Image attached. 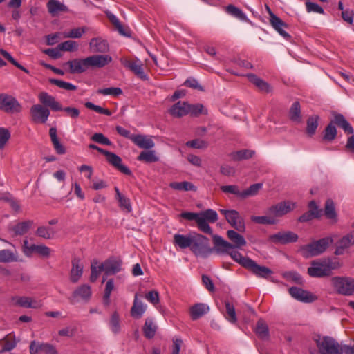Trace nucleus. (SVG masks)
Segmentation results:
<instances>
[{
  "label": "nucleus",
  "instance_id": "9d476101",
  "mask_svg": "<svg viewBox=\"0 0 354 354\" xmlns=\"http://www.w3.org/2000/svg\"><path fill=\"white\" fill-rule=\"evenodd\" d=\"M122 261L119 257H111L102 263V268L104 269L106 276L113 275L122 270Z\"/></svg>",
  "mask_w": 354,
  "mask_h": 354
},
{
  "label": "nucleus",
  "instance_id": "2eb2a0df",
  "mask_svg": "<svg viewBox=\"0 0 354 354\" xmlns=\"http://www.w3.org/2000/svg\"><path fill=\"white\" fill-rule=\"evenodd\" d=\"M296 205L295 203L288 201H283L271 206L268 209V212L274 216L280 217L291 212Z\"/></svg>",
  "mask_w": 354,
  "mask_h": 354
},
{
  "label": "nucleus",
  "instance_id": "e433bc0d",
  "mask_svg": "<svg viewBox=\"0 0 354 354\" xmlns=\"http://www.w3.org/2000/svg\"><path fill=\"white\" fill-rule=\"evenodd\" d=\"M319 120L318 115H312L307 119L306 132L309 137L315 134L319 125Z\"/></svg>",
  "mask_w": 354,
  "mask_h": 354
},
{
  "label": "nucleus",
  "instance_id": "72a5a7b5",
  "mask_svg": "<svg viewBox=\"0 0 354 354\" xmlns=\"http://www.w3.org/2000/svg\"><path fill=\"white\" fill-rule=\"evenodd\" d=\"M227 238L233 243L234 248H241L246 245L244 237L236 231L230 230L227 232Z\"/></svg>",
  "mask_w": 354,
  "mask_h": 354
},
{
  "label": "nucleus",
  "instance_id": "6ab92c4d",
  "mask_svg": "<svg viewBox=\"0 0 354 354\" xmlns=\"http://www.w3.org/2000/svg\"><path fill=\"white\" fill-rule=\"evenodd\" d=\"M38 99L45 107H49L53 111H59L62 109V106L55 98L46 92H41L38 95Z\"/></svg>",
  "mask_w": 354,
  "mask_h": 354
},
{
  "label": "nucleus",
  "instance_id": "6e6d98bb",
  "mask_svg": "<svg viewBox=\"0 0 354 354\" xmlns=\"http://www.w3.org/2000/svg\"><path fill=\"white\" fill-rule=\"evenodd\" d=\"M250 219L255 223L263 225H274L276 223L274 218L266 216H252Z\"/></svg>",
  "mask_w": 354,
  "mask_h": 354
},
{
  "label": "nucleus",
  "instance_id": "0eeeda50",
  "mask_svg": "<svg viewBox=\"0 0 354 354\" xmlns=\"http://www.w3.org/2000/svg\"><path fill=\"white\" fill-rule=\"evenodd\" d=\"M332 285L340 295L350 296L354 294V279L349 277H334Z\"/></svg>",
  "mask_w": 354,
  "mask_h": 354
},
{
  "label": "nucleus",
  "instance_id": "e2e57ef3",
  "mask_svg": "<svg viewBox=\"0 0 354 354\" xmlns=\"http://www.w3.org/2000/svg\"><path fill=\"white\" fill-rule=\"evenodd\" d=\"M226 313L227 315V319L232 323H235L237 320L235 308L232 304L228 301H225Z\"/></svg>",
  "mask_w": 354,
  "mask_h": 354
},
{
  "label": "nucleus",
  "instance_id": "864d4df0",
  "mask_svg": "<svg viewBox=\"0 0 354 354\" xmlns=\"http://www.w3.org/2000/svg\"><path fill=\"white\" fill-rule=\"evenodd\" d=\"M261 183H255L250 185L247 189L241 191V199L256 195L262 187Z\"/></svg>",
  "mask_w": 354,
  "mask_h": 354
},
{
  "label": "nucleus",
  "instance_id": "338daca9",
  "mask_svg": "<svg viewBox=\"0 0 354 354\" xmlns=\"http://www.w3.org/2000/svg\"><path fill=\"white\" fill-rule=\"evenodd\" d=\"M32 248L35 249V252L42 257L48 258L50 254V249L45 245L32 244Z\"/></svg>",
  "mask_w": 354,
  "mask_h": 354
},
{
  "label": "nucleus",
  "instance_id": "aec40b11",
  "mask_svg": "<svg viewBox=\"0 0 354 354\" xmlns=\"http://www.w3.org/2000/svg\"><path fill=\"white\" fill-rule=\"evenodd\" d=\"M333 118L330 121L333 124L342 129L344 133L347 135L353 134L354 129L351 124L346 120L345 117L339 113L333 112L332 113Z\"/></svg>",
  "mask_w": 354,
  "mask_h": 354
},
{
  "label": "nucleus",
  "instance_id": "412c9836",
  "mask_svg": "<svg viewBox=\"0 0 354 354\" xmlns=\"http://www.w3.org/2000/svg\"><path fill=\"white\" fill-rule=\"evenodd\" d=\"M270 24L272 28L283 38L287 40H290L291 36L284 30V28H287L288 25L282 21L276 15H272V19H270Z\"/></svg>",
  "mask_w": 354,
  "mask_h": 354
},
{
  "label": "nucleus",
  "instance_id": "f257e3e1",
  "mask_svg": "<svg viewBox=\"0 0 354 354\" xmlns=\"http://www.w3.org/2000/svg\"><path fill=\"white\" fill-rule=\"evenodd\" d=\"M112 62V57L109 55H93L84 59L76 58L66 62L72 74H80L89 68H101Z\"/></svg>",
  "mask_w": 354,
  "mask_h": 354
},
{
  "label": "nucleus",
  "instance_id": "4c0bfd02",
  "mask_svg": "<svg viewBox=\"0 0 354 354\" xmlns=\"http://www.w3.org/2000/svg\"><path fill=\"white\" fill-rule=\"evenodd\" d=\"M156 330L157 326L154 324L152 319H146L142 328L145 337L149 339H152L156 335Z\"/></svg>",
  "mask_w": 354,
  "mask_h": 354
},
{
  "label": "nucleus",
  "instance_id": "7ed1b4c3",
  "mask_svg": "<svg viewBox=\"0 0 354 354\" xmlns=\"http://www.w3.org/2000/svg\"><path fill=\"white\" fill-rule=\"evenodd\" d=\"M339 267V261H333L329 258L315 260L311 262V266L308 268L307 272L312 277L322 278L330 276L332 271Z\"/></svg>",
  "mask_w": 354,
  "mask_h": 354
},
{
  "label": "nucleus",
  "instance_id": "c03bdc74",
  "mask_svg": "<svg viewBox=\"0 0 354 354\" xmlns=\"http://www.w3.org/2000/svg\"><path fill=\"white\" fill-rule=\"evenodd\" d=\"M226 12L230 15L242 21H247L248 18L245 14L239 8L232 4H230L226 7Z\"/></svg>",
  "mask_w": 354,
  "mask_h": 354
},
{
  "label": "nucleus",
  "instance_id": "cd10ccee",
  "mask_svg": "<svg viewBox=\"0 0 354 354\" xmlns=\"http://www.w3.org/2000/svg\"><path fill=\"white\" fill-rule=\"evenodd\" d=\"M11 299L15 301V305L20 307L30 308H37L39 307V303L37 301L32 300L31 297L15 296Z\"/></svg>",
  "mask_w": 354,
  "mask_h": 354
},
{
  "label": "nucleus",
  "instance_id": "ddd939ff",
  "mask_svg": "<svg viewBox=\"0 0 354 354\" xmlns=\"http://www.w3.org/2000/svg\"><path fill=\"white\" fill-rule=\"evenodd\" d=\"M32 122L35 123H45L49 115L50 111L41 104H35L30 110Z\"/></svg>",
  "mask_w": 354,
  "mask_h": 354
},
{
  "label": "nucleus",
  "instance_id": "6e6552de",
  "mask_svg": "<svg viewBox=\"0 0 354 354\" xmlns=\"http://www.w3.org/2000/svg\"><path fill=\"white\" fill-rule=\"evenodd\" d=\"M21 105L14 96L0 93V111L12 114L21 112Z\"/></svg>",
  "mask_w": 354,
  "mask_h": 354
},
{
  "label": "nucleus",
  "instance_id": "473e14b6",
  "mask_svg": "<svg viewBox=\"0 0 354 354\" xmlns=\"http://www.w3.org/2000/svg\"><path fill=\"white\" fill-rule=\"evenodd\" d=\"M133 142L141 149H150L155 146L154 142L151 138H147L142 135H136L133 138Z\"/></svg>",
  "mask_w": 354,
  "mask_h": 354
},
{
  "label": "nucleus",
  "instance_id": "a19ab883",
  "mask_svg": "<svg viewBox=\"0 0 354 354\" xmlns=\"http://www.w3.org/2000/svg\"><path fill=\"white\" fill-rule=\"evenodd\" d=\"M48 12L52 15H55L59 12H64L67 10L65 5L61 3L57 0H50L47 3Z\"/></svg>",
  "mask_w": 354,
  "mask_h": 354
},
{
  "label": "nucleus",
  "instance_id": "1a4fd4ad",
  "mask_svg": "<svg viewBox=\"0 0 354 354\" xmlns=\"http://www.w3.org/2000/svg\"><path fill=\"white\" fill-rule=\"evenodd\" d=\"M220 212L225 216L226 221L233 228L239 232H244L245 231L244 220L242 216H240L238 211L232 209H220Z\"/></svg>",
  "mask_w": 354,
  "mask_h": 354
},
{
  "label": "nucleus",
  "instance_id": "5fc2aeb1",
  "mask_svg": "<svg viewBox=\"0 0 354 354\" xmlns=\"http://www.w3.org/2000/svg\"><path fill=\"white\" fill-rule=\"evenodd\" d=\"M3 340L4 341V345L0 351L1 352H5V351H10L12 349H14L17 346V342L15 341V338L14 335H12L11 334L8 335L6 336Z\"/></svg>",
  "mask_w": 354,
  "mask_h": 354
},
{
  "label": "nucleus",
  "instance_id": "c85d7f7f",
  "mask_svg": "<svg viewBox=\"0 0 354 354\" xmlns=\"http://www.w3.org/2000/svg\"><path fill=\"white\" fill-rule=\"evenodd\" d=\"M32 225L33 221L28 220L17 223L16 225L9 227V230L13 232L14 236H21L27 233Z\"/></svg>",
  "mask_w": 354,
  "mask_h": 354
},
{
  "label": "nucleus",
  "instance_id": "f03ea898",
  "mask_svg": "<svg viewBox=\"0 0 354 354\" xmlns=\"http://www.w3.org/2000/svg\"><path fill=\"white\" fill-rule=\"evenodd\" d=\"M214 244L215 245V252L218 254H227L242 267L246 269V264L248 261L252 259L247 257H243L239 251L234 250V246L232 243L224 240L218 235L213 236Z\"/></svg>",
  "mask_w": 354,
  "mask_h": 354
},
{
  "label": "nucleus",
  "instance_id": "f704fd0d",
  "mask_svg": "<svg viewBox=\"0 0 354 354\" xmlns=\"http://www.w3.org/2000/svg\"><path fill=\"white\" fill-rule=\"evenodd\" d=\"M192 236H186L183 234H176L174 236V244L182 249L189 248L192 245Z\"/></svg>",
  "mask_w": 354,
  "mask_h": 354
},
{
  "label": "nucleus",
  "instance_id": "c756f323",
  "mask_svg": "<svg viewBox=\"0 0 354 354\" xmlns=\"http://www.w3.org/2000/svg\"><path fill=\"white\" fill-rule=\"evenodd\" d=\"M209 308L205 304H196L190 308L189 313L192 320H196L207 313Z\"/></svg>",
  "mask_w": 354,
  "mask_h": 354
},
{
  "label": "nucleus",
  "instance_id": "c9c22d12",
  "mask_svg": "<svg viewBox=\"0 0 354 354\" xmlns=\"http://www.w3.org/2000/svg\"><path fill=\"white\" fill-rule=\"evenodd\" d=\"M289 118L291 121L300 123L301 122V106L299 101H295L289 110Z\"/></svg>",
  "mask_w": 354,
  "mask_h": 354
},
{
  "label": "nucleus",
  "instance_id": "bb28decb",
  "mask_svg": "<svg viewBox=\"0 0 354 354\" xmlns=\"http://www.w3.org/2000/svg\"><path fill=\"white\" fill-rule=\"evenodd\" d=\"M247 77L249 81L254 84L259 89V91L266 93H270L272 91V89L270 85L263 80L257 77L256 75L250 73L247 75Z\"/></svg>",
  "mask_w": 354,
  "mask_h": 354
},
{
  "label": "nucleus",
  "instance_id": "680f3d73",
  "mask_svg": "<svg viewBox=\"0 0 354 354\" xmlns=\"http://www.w3.org/2000/svg\"><path fill=\"white\" fill-rule=\"evenodd\" d=\"M91 140L93 142H95L97 143L111 146L112 145V142L110 141V140L106 138L103 133H94L91 138Z\"/></svg>",
  "mask_w": 354,
  "mask_h": 354
},
{
  "label": "nucleus",
  "instance_id": "79ce46f5",
  "mask_svg": "<svg viewBox=\"0 0 354 354\" xmlns=\"http://www.w3.org/2000/svg\"><path fill=\"white\" fill-rule=\"evenodd\" d=\"M145 311V307L141 301H138L136 295L133 306L131 309V315L135 318H140Z\"/></svg>",
  "mask_w": 354,
  "mask_h": 354
},
{
  "label": "nucleus",
  "instance_id": "13d9d810",
  "mask_svg": "<svg viewBox=\"0 0 354 354\" xmlns=\"http://www.w3.org/2000/svg\"><path fill=\"white\" fill-rule=\"evenodd\" d=\"M97 263L98 262L97 261H94L91 266L90 281L93 283L97 279L100 273L104 272V269L102 268V263L97 266Z\"/></svg>",
  "mask_w": 354,
  "mask_h": 354
},
{
  "label": "nucleus",
  "instance_id": "9b49d317",
  "mask_svg": "<svg viewBox=\"0 0 354 354\" xmlns=\"http://www.w3.org/2000/svg\"><path fill=\"white\" fill-rule=\"evenodd\" d=\"M288 292L292 297L304 303H311L317 299V297L310 292L296 286L290 287Z\"/></svg>",
  "mask_w": 354,
  "mask_h": 354
},
{
  "label": "nucleus",
  "instance_id": "b1692460",
  "mask_svg": "<svg viewBox=\"0 0 354 354\" xmlns=\"http://www.w3.org/2000/svg\"><path fill=\"white\" fill-rule=\"evenodd\" d=\"M124 66L141 80H147L148 79L147 75L144 72L142 64L138 59L136 61H128Z\"/></svg>",
  "mask_w": 354,
  "mask_h": 354
},
{
  "label": "nucleus",
  "instance_id": "393cba45",
  "mask_svg": "<svg viewBox=\"0 0 354 354\" xmlns=\"http://www.w3.org/2000/svg\"><path fill=\"white\" fill-rule=\"evenodd\" d=\"M89 46L91 50L94 53H104L109 50L107 41L100 37L91 39Z\"/></svg>",
  "mask_w": 354,
  "mask_h": 354
},
{
  "label": "nucleus",
  "instance_id": "69168bd1",
  "mask_svg": "<svg viewBox=\"0 0 354 354\" xmlns=\"http://www.w3.org/2000/svg\"><path fill=\"white\" fill-rule=\"evenodd\" d=\"M283 277L288 280H291L297 284L301 285L303 283V279L301 276L297 272L289 271L283 274Z\"/></svg>",
  "mask_w": 354,
  "mask_h": 354
},
{
  "label": "nucleus",
  "instance_id": "774afa93",
  "mask_svg": "<svg viewBox=\"0 0 354 354\" xmlns=\"http://www.w3.org/2000/svg\"><path fill=\"white\" fill-rule=\"evenodd\" d=\"M196 223H197L198 229L201 232H203L205 234H212V233H213L212 229L209 226V225L207 223V221H205V218H202L201 217L198 218Z\"/></svg>",
  "mask_w": 354,
  "mask_h": 354
},
{
  "label": "nucleus",
  "instance_id": "58836bf2",
  "mask_svg": "<svg viewBox=\"0 0 354 354\" xmlns=\"http://www.w3.org/2000/svg\"><path fill=\"white\" fill-rule=\"evenodd\" d=\"M137 160L145 163L156 162L159 160L158 157L156 155L153 150L143 151L137 158Z\"/></svg>",
  "mask_w": 354,
  "mask_h": 354
},
{
  "label": "nucleus",
  "instance_id": "a18cd8bd",
  "mask_svg": "<svg viewBox=\"0 0 354 354\" xmlns=\"http://www.w3.org/2000/svg\"><path fill=\"white\" fill-rule=\"evenodd\" d=\"M188 114L197 117L201 114L207 115V110L205 109L202 104H190L188 103Z\"/></svg>",
  "mask_w": 354,
  "mask_h": 354
},
{
  "label": "nucleus",
  "instance_id": "2f4dec72",
  "mask_svg": "<svg viewBox=\"0 0 354 354\" xmlns=\"http://www.w3.org/2000/svg\"><path fill=\"white\" fill-rule=\"evenodd\" d=\"M337 134L336 127L330 121L323 131L322 141L324 142H331L336 138Z\"/></svg>",
  "mask_w": 354,
  "mask_h": 354
},
{
  "label": "nucleus",
  "instance_id": "3c124183",
  "mask_svg": "<svg viewBox=\"0 0 354 354\" xmlns=\"http://www.w3.org/2000/svg\"><path fill=\"white\" fill-rule=\"evenodd\" d=\"M114 288V282L113 279H110L107 281L104 289V293L103 295V304L104 306H109L110 304V297L112 290Z\"/></svg>",
  "mask_w": 354,
  "mask_h": 354
},
{
  "label": "nucleus",
  "instance_id": "39448f33",
  "mask_svg": "<svg viewBox=\"0 0 354 354\" xmlns=\"http://www.w3.org/2000/svg\"><path fill=\"white\" fill-rule=\"evenodd\" d=\"M333 243V238L327 236L301 246L300 250L304 258L316 257L324 253Z\"/></svg>",
  "mask_w": 354,
  "mask_h": 354
},
{
  "label": "nucleus",
  "instance_id": "4d7b16f0",
  "mask_svg": "<svg viewBox=\"0 0 354 354\" xmlns=\"http://www.w3.org/2000/svg\"><path fill=\"white\" fill-rule=\"evenodd\" d=\"M0 53L5 59H6L8 62H10L17 68L20 69L21 71L25 72L27 74H29V71L25 67H24L21 64H20L18 62H17L6 50L1 49Z\"/></svg>",
  "mask_w": 354,
  "mask_h": 354
},
{
  "label": "nucleus",
  "instance_id": "09e8293b",
  "mask_svg": "<svg viewBox=\"0 0 354 354\" xmlns=\"http://www.w3.org/2000/svg\"><path fill=\"white\" fill-rule=\"evenodd\" d=\"M49 82L52 84H54L58 86L60 88L66 90V91H75L77 90V86L71 83L64 82L61 80L50 78L49 79Z\"/></svg>",
  "mask_w": 354,
  "mask_h": 354
},
{
  "label": "nucleus",
  "instance_id": "7c9ffc66",
  "mask_svg": "<svg viewBox=\"0 0 354 354\" xmlns=\"http://www.w3.org/2000/svg\"><path fill=\"white\" fill-rule=\"evenodd\" d=\"M49 136L56 153L60 155L64 154L66 153V148L60 143L57 136V129L55 127H51L49 129Z\"/></svg>",
  "mask_w": 354,
  "mask_h": 354
},
{
  "label": "nucleus",
  "instance_id": "4468645a",
  "mask_svg": "<svg viewBox=\"0 0 354 354\" xmlns=\"http://www.w3.org/2000/svg\"><path fill=\"white\" fill-rule=\"evenodd\" d=\"M91 295V287L88 285L84 284L77 287L73 291L72 295L68 298V300L71 304H75L80 299L87 302L90 299Z\"/></svg>",
  "mask_w": 354,
  "mask_h": 354
},
{
  "label": "nucleus",
  "instance_id": "dca6fc26",
  "mask_svg": "<svg viewBox=\"0 0 354 354\" xmlns=\"http://www.w3.org/2000/svg\"><path fill=\"white\" fill-rule=\"evenodd\" d=\"M106 156L109 164L115 167L118 171L127 176H131L132 172L127 166L122 164V158L113 152L105 151L103 154Z\"/></svg>",
  "mask_w": 354,
  "mask_h": 354
},
{
  "label": "nucleus",
  "instance_id": "de8ad7c7",
  "mask_svg": "<svg viewBox=\"0 0 354 354\" xmlns=\"http://www.w3.org/2000/svg\"><path fill=\"white\" fill-rule=\"evenodd\" d=\"M170 187L176 190L191 191L196 190V187L190 182H173L170 183Z\"/></svg>",
  "mask_w": 354,
  "mask_h": 354
},
{
  "label": "nucleus",
  "instance_id": "0e129e2a",
  "mask_svg": "<svg viewBox=\"0 0 354 354\" xmlns=\"http://www.w3.org/2000/svg\"><path fill=\"white\" fill-rule=\"evenodd\" d=\"M84 106L85 107H86L87 109H91V110H93L98 113H100V114H104V115H111V112L107 109H104V108H102L98 105H95L93 103L91 102H86L85 104H84Z\"/></svg>",
  "mask_w": 354,
  "mask_h": 354
},
{
  "label": "nucleus",
  "instance_id": "5701e85b",
  "mask_svg": "<svg viewBox=\"0 0 354 354\" xmlns=\"http://www.w3.org/2000/svg\"><path fill=\"white\" fill-rule=\"evenodd\" d=\"M354 245V231L344 236L337 243L335 251V255L344 254V250Z\"/></svg>",
  "mask_w": 354,
  "mask_h": 354
},
{
  "label": "nucleus",
  "instance_id": "49530a36",
  "mask_svg": "<svg viewBox=\"0 0 354 354\" xmlns=\"http://www.w3.org/2000/svg\"><path fill=\"white\" fill-rule=\"evenodd\" d=\"M324 214L328 219H336L337 213L335 208V204L331 199H328L325 203Z\"/></svg>",
  "mask_w": 354,
  "mask_h": 354
},
{
  "label": "nucleus",
  "instance_id": "052dcab7",
  "mask_svg": "<svg viewBox=\"0 0 354 354\" xmlns=\"http://www.w3.org/2000/svg\"><path fill=\"white\" fill-rule=\"evenodd\" d=\"M186 145L193 149H206L209 146V143L203 140L194 139L187 141Z\"/></svg>",
  "mask_w": 354,
  "mask_h": 354
},
{
  "label": "nucleus",
  "instance_id": "bf43d9fd",
  "mask_svg": "<svg viewBox=\"0 0 354 354\" xmlns=\"http://www.w3.org/2000/svg\"><path fill=\"white\" fill-rule=\"evenodd\" d=\"M201 218H205V221L214 223L218 220V214L216 211L208 209L205 211L201 212L200 214Z\"/></svg>",
  "mask_w": 354,
  "mask_h": 354
},
{
  "label": "nucleus",
  "instance_id": "a211bd4d",
  "mask_svg": "<svg viewBox=\"0 0 354 354\" xmlns=\"http://www.w3.org/2000/svg\"><path fill=\"white\" fill-rule=\"evenodd\" d=\"M246 269L258 277L267 279L272 273V270L268 267L258 265L254 260L248 261Z\"/></svg>",
  "mask_w": 354,
  "mask_h": 354
},
{
  "label": "nucleus",
  "instance_id": "423d86ee",
  "mask_svg": "<svg viewBox=\"0 0 354 354\" xmlns=\"http://www.w3.org/2000/svg\"><path fill=\"white\" fill-rule=\"evenodd\" d=\"M190 250L196 255L203 258L208 257L215 252V246L212 248L209 245V239L200 234L192 235Z\"/></svg>",
  "mask_w": 354,
  "mask_h": 354
},
{
  "label": "nucleus",
  "instance_id": "ea45409f",
  "mask_svg": "<svg viewBox=\"0 0 354 354\" xmlns=\"http://www.w3.org/2000/svg\"><path fill=\"white\" fill-rule=\"evenodd\" d=\"M109 324L110 329L113 334L117 335L121 331L120 315L117 311H114L112 313Z\"/></svg>",
  "mask_w": 354,
  "mask_h": 354
},
{
  "label": "nucleus",
  "instance_id": "a878e982",
  "mask_svg": "<svg viewBox=\"0 0 354 354\" xmlns=\"http://www.w3.org/2000/svg\"><path fill=\"white\" fill-rule=\"evenodd\" d=\"M188 102L179 101L169 109V113L175 118H181L188 114Z\"/></svg>",
  "mask_w": 354,
  "mask_h": 354
},
{
  "label": "nucleus",
  "instance_id": "f8f14e48",
  "mask_svg": "<svg viewBox=\"0 0 354 354\" xmlns=\"http://www.w3.org/2000/svg\"><path fill=\"white\" fill-rule=\"evenodd\" d=\"M299 239L298 235L292 231L279 232L270 235L269 240L274 243L286 245L290 243H295Z\"/></svg>",
  "mask_w": 354,
  "mask_h": 354
},
{
  "label": "nucleus",
  "instance_id": "20e7f679",
  "mask_svg": "<svg viewBox=\"0 0 354 354\" xmlns=\"http://www.w3.org/2000/svg\"><path fill=\"white\" fill-rule=\"evenodd\" d=\"M317 348L326 351L328 354H354V346L341 345L334 338L324 336L316 340Z\"/></svg>",
  "mask_w": 354,
  "mask_h": 354
},
{
  "label": "nucleus",
  "instance_id": "37998d69",
  "mask_svg": "<svg viewBox=\"0 0 354 354\" xmlns=\"http://www.w3.org/2000/svg\"><path fill=\"white\" fill-rule=\"evenodd\" d=\"M255 332L257 336L261 339H265L269 336L268 325L262 319L257 321Z\"/></svg>",
  "mask_w": 354,
  "mask_h": 354
},
{
  "label": "nucleus",
  "instance_id": "8fccbe9b",
  "mask_svg": "<svg viewBox=\"0 0 354 354\" xmlns=\"http://www.w3.org/2000/svg\"><path fill=\"white\" fill-rule=\"evenodd\" d=\"M17 256L9 250H0V262L1 263H10L17 261Z\"/></svg>",
  "mask_w": 354,
  "mask_h": 354
},
{
  "label": "nucleus",
  "instance_id": "f3484780",
  "mask_svg": "<svg viewBox=\"0 0 354 354\" xmlns=\"http://www.w3.org/2000/svg\"><path fill=\"white\" fill-rule=\"evenodd\" d=\"M106 156L109 164L115 167L118 171L127 176H131L132 172L127 166L122 164V158L113 152L105 151L103 154Z\"/></svg>",
  "mask_w": 354,
  "mask_h": 354
},
{
  "label": "nucleus",
  "instance_id": "603ef678",
  "mask_svg": "<svg viewBox=\"0 0 354 354\" xmlns=\"http://www.w3.org/2000/svg\"><path fill=\"white\" fill-rule=\"evenodd\" d=\"M254 151L250 149H242L232 154V158L234 160H247L251 158L254 155Z\"/></svg>",
  "mask_w": 354,
  "mask_h": 354
},
{
  "label": "nucleus",
  "instance_id": "4be33fe9",
  "mask_svg": "<svg viewBox=\"0 0 354 354\" xmlns=\"http://www.w3.org/2000/svg\"><path fill=\"white\" fill-rule=\"evenodd\" d=\"M72 268L70 272V281L73 283H76L81 278L83 274V265L81 263V259L78 257H74L71 261Z\"/></svg>",
  "mask_w": 354,
  "mask_h": 354
}]
</instances>
